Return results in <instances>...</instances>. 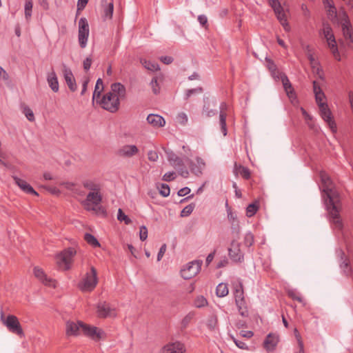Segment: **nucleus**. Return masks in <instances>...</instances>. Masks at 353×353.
Returning <instances> with one entry per match:
<instances>
[{
    "label": "nucleus",
    "mask_w": 353,
    "mask_h": 353,
    "mask_svg": "<svg viewBox=\"0 0 353 353\" xmlns=\"http://www.w3.org/2000/svg\"><path fill=\"white\" fill-rule=\"evenodd\" d=\"M319 176L321 181L322 191L327 196L326 205L330 221L334 225L335 228L341 230L343 228V222L339 214L341 210L339 194L330 177L325 172L321 171Z\"/></svg>",
    "instance_id": "1"
},
{
    "label": "nucleus",
    "mask_w": 353,
    "mask_h": 353,
    "mask_svg": "<svg viewBox=\"0 0 353 353\" xmlns=\"http://www.w3.org/2000/svg\"><path fill=\"white\" fill-rule=\"evenodd\" d=\"M126 95L125 86L121 83H114L110 86V90L105 93L101 99L96 101L102 108L110 112H115L119 110L120 100L123 99Z\"/></svg>",
    "instance_id": "2"
},
{
    "label": "nucleus",
    "mask_w": 353,
    "mask_h": 353,
    "mask_svg": "<svg viewBox=\"0 0 353 353\" xmlns=\"http://www.w3.org/2000/svg\"><path fill=\"white\" fill-rule=\"evenodd\" d=\"M76 254L77 250L74 248H68L57 253L54 256V259L59 269L64 271L70 270Z\"/></svg>",
    "instance_id": "3"
},
{
    "label": "nucleus",
    "mask_w": 353,
    "mask_h": 353,
    "mask_svg": "<svg viewBox=\"0 0 353 353\" xmlns=\"http://www.w3.org/2000/svg\"><path fill=\"white\" fill-rule=\"evenodd\" d=\"M341 24L342 26V32L343 40L341 41V45H345L348 48H353V32L351 23L350 22L347 14L343 11L340 12Z\"/></svg>",
    "instance_id": "4"
},
{
    "label": "nucleus",
    "mask_w": 353,
    "mask_h": 353,
    "mask_svg": "<svg viewBox=\"0 0 353 353\" xmlns=\"http://www.w3.org/2000/svg\"><path fill=\"white\" fill-rule=\"evenodd\" d=\"M234 296L240 314L243 316H247L248 315V310L244 296L243 284L239 281L234 285Z\"/></svg>",
    "instance_id": "5"
},
{
    "label": "nucleus",
    "mask_w": 353,
    "mask_h": 353,
    "mask_svg": "<svg viewBox=\"0 0 353 353\" xmlns=\"http://www.w3.org/2000/svg\"><path fill=\"white\" fill-rule=\"evenodd\" d=\"M97 283V270L94 267H91L90 271L85 274L78 286L83 292H91L95 288Z\"/></svg>",
    "instance_id": "6"
},
{
    "label": "nucleus",
    "mask_w": 353,
    "mask_h": 353,
    "mask_svg": "<svg viewBox=\"0 0 353 353\" xmlns=\"http://www.w3.org/2000/svg\"><path fill=\"white\" fill-rule=\"evenodd\" d=\"M268 1L270 6L274 10L278 20L283 26L285 30L289 32L290 27L288 23L286 14L283 10V8L282 7V3H284V0H268Z\"/></svg>",
    "instance_id": "7"
},
{
    "label": "nucleus",
    "mask_w": 353,
    "mask_h": 353,
    "mask_svg": "<svg viewBox=\"0 0 353 353\" xmlns=\"http://www.w3.org/2000/svg\"><path fill=\"white\" fill-rule=\"evenodd\" d=\"M322 34L325 39L327 46L330 49L335 59L340 61L341 56L339 54L335 37L334 35L332 28L328 25H324L322 29Z\"/></svg>",
    "instance_id": "8"
},
{
    "label": "nucleus",
    "mask_w": 353,
    "mask_h": 353,
    "mask_svg": "<svg viewBox=\"0 0 353 353\" xmlns=\"http://www.w3.org/2000/svg\"><path fill=\"white\" fill-rule=\"evenodd\" d=\"M201 264L202 262L199 261L189 262L181 269V276L185 280L192 279L200 272Z\"/></svg>",
    "instance_id": "9"
},
{
    "label": "nucleus",
    "mask_w": 353,
    "mask_h": 353,
    "mask_svg": "<svg viewBox=\"0 0 353 353\" xmlns=\"http://www.w3.org/2000/svg\"><path fill=\"white\" fill-rule=\"evenodd\" d=\"M89 25L85 18H81L79 21L78 41L81 48H84L87 46L89 37Z\"/></svg>",
    "instance_id": "10"
},
{
    "label": "nucleus",
    "mask_w": 353,
    "mask_h": 353,
    "mask_svg": "<svg viewBox=\"0 0 353 353\" xmlns=\"http://www.w3.org/2000/svg\"><path fill=\"white\" fill-rule=\"evenodd\" d=\"M83 334L96 341L106 337V334L102 329L85 323L83 327Z\"/></svg>",
    "instance_id": "11"
},
{
    "label": "nucleus",
    "mask_w": 353,
    "mask_h": 353,
    "mask_svg": "<svg viewBox=\"0 0 353 353\" xmlns=\"http://www.w3.org/2000/svg\"><path fill=\"white\" fill-rule=\"evenodd\" d=\"M3 325L6 326L8 330L12 333L18 335L21 338L24 337L23 329L17 316L14 315L8 316L6 320L3 321Z\"/></svg>",
    "instance_id": "12"
},
{
    "label": "nucleus",
    "mask_w": 353,
    "mask_h": 353,
    "mask_svg": "<svg viewBox=\"0 0 353 353\" xmlns=\"http://www.w3.org/2000/svg\"><path fill=\"white\" fill-rule=\"evenodd\" d=\"M97 314L100 318H113L117 316L114 307L105 301L99 302L97 305Z\"/></svg>",
    "instance_id": "13"
},
{
    "label": "nucleus",
    "mask_w": 353,
    "mask_h": 353,
    "mask_svg": "<svg viewBox=\"0 0 353 353\" xmlns=\"http://www.w3.org/2000/svg\"><path fill=\"white\" fill-rule=\"evenodd\" d=\"M319 108V113L321 117L328 125L329 128L333 133L336 132V125L333 119L332 114L327 104L321 105Z\"/></svg>",
    "instance_id": "14"
},
{
    "label": "nucleus",
    "mask_w": 353,
    "mask_h": 353,
    "mask_svg": "<svg viewBox=\"0 0 353 353\" xmlns=\"http://www.w3.org/2000/svg\"><path fill=\"white\" fill-rule=\"evenodd\" d=\"M33 273L34 276L43 285L51 288H56V281L49 277L42 268L38 266L34 267Z\"/></svg>",
    "instance_id": "15"
},
{
    "label": "nucleus",
    "mask_w": 353,
    "mask_h": 353,
    "mask_svg": "<svg viewBox=\"0 0 353 353\" xmlns=\"http://www.w3.org/2000/svg\"><path fill=\"white\" fill-rule=\"evenodd\" d=\"M185 344L179 341H174L165 344L161 349V353H185Z\"/></svg>",
    "instance_id": "16"
},
{
    "label": "nucleus",
    "mask_w": 353,
    "mask_h": 353,
    "mask_svg": "<svg viewBox=\"0 0 353 353\" xmlns=\"http://www.w3.org/2000/svg\"><path fill=\"white\" fill-rule=\"evenodd\" d=\"M101 201V196L100 191L90 192L85 200L83 202V205L87 210H94V208L93 205H98Z\"/></svg>",
    "instance_id": "17"
},
{
    "label": "nucleus",
    "mask_w": 353,
    "mask_h": 353,
    "mask_svg": "<svg viewBox=\"0 0 353 353\" xmlns=\"http://www.w3.org/2000/svg\"><path fill=\"white\" fill-rule=\"evenodd\" d=\"M85 323L82 321H68L65 324V332L68 336H78L83 334V327Z\"/></svg>",
    "instance_id": "18"
},
{
    "label": "nucleus",
    "mask_w": 353,
    "mask_h": 353,
    "mask_svg": "<svg viewBox=\"0 0 353 353\" xmlns=\"http://www.w3.org/2000/svg\"><path fill=\"white\" fill-rule=\"evenodd\" d=\"M229 256L234 262L241 263L243 261L244 257L240 249V243L236 241L231 243L230 248L228 249Z\"/></svg>",
    "instance_id": "19"
},
{
    "label": "nucleus",
    "mask_w": 353,
    "mask_h": 353,
    "mask_svg": "<svg viewBox=\"0 0 353 353\" xmlns=\"http://www.w3.org/2000/svg\"><path fill=\"white\" fill-rule=\"evenodd\" d=\"M205 165L204 159L199 157H196L194 161H190L189 162L190 171L196 176H200L203 174Z\"/></svg>",
    "instance_id": "20"
},
{
    "label": "nucleus",
    "mask_w": 353,
    "mask_h": 353,
    "mask_svg": "<svg viewBox=\"0 0 353 353\" xmlns=\"http://www.w3.org/2000/svg\"><path fill=\"white\" fill-rule=\"evenodd\" d=\"M139 150L135 145H124L117 152L118 156L123 158H130L137 155Z\"/></svg>",
    "instance_id": "21"
},
{
    "label": "nucleus",
    "mask_w": 353,
    "mask_h": 353,
    "mask_svg": "<svg viewBox=\"0 0 353 353\" xmlns=\"http://www.w3.org/2000/svg\"><path fill=\"white\" fill-rule=\"evenodd\" d=\"M63 72L65 81L68 88L71 91H75L77 90L76 81L71 70L65 64L63 65Z\"/></svg>",
    "instance_id": "22"
},
{
    "label": "nucleus",
    "mask_w": 353,
    "mask_h": 353,
    "mask_svg": "<svg viewBox=\"0 0 353 353\" xmlns=\"http://www.w3.org/2000/svg\"><path fill=\"white\" fill-rule=\"evenodd\" d=\"M281 80L282 81L283 88L288 97L292 101H293L294 100L296 99V94L288 77L285 74H283L281 75Z\"/></svg>",
    "instance_id": "23"
},
{
    "label": "nucleus",
    "mask_w": 353,
    "mask_h": 353,
    "mask_svg": "<svg viewBox=\"0 0 353 353\" xmlns=\"http://www.w3.org/2000/svg\"><path fill=\"white\" fill-rule=\"evenodd\" d=\"M15 183L19 187V188L26 193L38 195V193L33 189V188L26 181L19 178L17 176H12Z\"/></svg>",
    "instance_id": "24"
},
{
    "label": "nucleus",
    "mask_w": 353,
    "mask_h": 353,
    "mask_svg": "<svg viewBox=\"0 0 353 353\" xmlns=\"http://www.w3.org/2000/svg\"><path fill=\"white\" fill-rule=\"evenodd\" d=\"M279 342V336L274 334H269L263 342L264 348L268 352L273 351Z\"/></svg>",
    "instance_id": "25"
},
{
    "label": "nucleus",
    "mask_w": 353,
    "mask_h": 353,
    "mask_svg": "<svg viewBox=\"0 0 353 353\" xmlns=\"http://www.w3.org/2000/svg\"><path fill=\"white\" fill-rule=\"evenodd\" d=\"M147 121L153 128L163 127L165 124L164 118L159 114H150L147 117Z\"/></svg>",
    "instance_id": "26"
},
{
    "label": "nucleus",
    "mask_w": 353,
    "mask_h": 353,
    "mask_svg": "<svg viewBox=\"0 0 353 353\" xmlns=\"http://www.w3.org/2000/svg\"><path fill=\"white\" fill-rule=\"evenodd\" d=\"M313 90L318 106L320 107L321 105H326L327 103L325 102V95L316 81L313 82Z\"/></svg>",
    "instance_id": "27"
},
{
    "label": "nucleus",
    "mask_w": 353,
    "mask_h": 353,
    "mask_svg": "<svg viewBox=\"0 0 353 353\" xmlns=\"http://www.w3.org/2000/svg\"><path fill=\"white\" fill-rule=\"evenodd\" d=\"M47 82L53 92H57L59 91V85L58 78L54 70H52L48 73Z\"/></svg>",
    "instance_id": "28"
},
{
    "label": "nucleus",
    "mask_w": 353,
    "mask_h": 353,
    "mask_svg": "<svg viewBox=\"0 0 353 353\" xmlns=\"http://www.w3.org/2000/svg\"><path fill=\"white\" fill-rule=\"evenodd\" d=\"M168 160L170 164L175 168L183 165V160L173 152H168Z\"/></svg>",
    "instance_id": "29"
},
{
    "label": "nucleus",
    "mask_w": 353,
    "mask_h": 353,
    "mask_svg": "<svg viewBox=\"0 0 353 353\" xmlns=\"http://www.w3.org/2000/svg\"><path fill=\"white\" fill-rule=\"evenodd\" d=\"M234 173L236 175H241L245 179H248L250 177V172L249 169L241 165L235 164Z\"/></svg>",
    "instance_id": "30"
},
{
    "label": "nucleus",
    "mask_w": 353,
    "mask_h": 353,
    "mask_svg": "<svg viewBox=\"0 0 353 353\" xmlns=\"http://www.w3.org/2000/svg\"><path fill=\"white\" fill-rule=\"evenodd\" d=\"M103 90V83L101 79H98L95 85L92 96V101H97L100 98L101 92Z\"/></svg>",
    "instance_id": "31"
},
{
    "label": "nucleus",
    "mask_w": 353,
    "mask_h": 353,
    "mask_svg": "<svg viewBox=\"0 0 353 353\" xmlns=\"http://www.w3.org/2000/svg\"><path fill=\"white\" fill-rule=\"evenodd\" d=\"M229 290L225 283H219L216 289V294L219 297H224L228 294Z\"/></svg>",
    "instance_id": "32"
},
{
    "label": "nucleus",
    "mask_w": 353,
    "mask_h": 353,
    "mask_svg": "<svg viewBox=\"0 0 353 353\" xmlns=\"http://www.w3.org/2000/svg\"><path fill=\"white\" fill-rule=\"evenodd\" d=\"M83 186L90 192L100 191V185L93 181L88 180L83 182Z\"/></svg>",
    "instance_id": "33"
},
{
    "label": "nucleus",
    "mask_w": 353,
    "mask_h": 353,
    "mask_svg": "<svg viewBox=\"0 0 353 353\" xmlns=\"http://www.w3.org/2000/svg\"><path fill=\"white\" fill-rule=\"evenodd\" d=\"M141 62L143 65L149 70L157 71L160 70L159 64L155 62H152L147 60H141Z\"/></svg>",
    "instance_id": "34"
},
{
    "label": "nucleus",
    "mask_w": 353,
    "mask_h": 353,
    "mask_svg": "<svg viewBox=\"0 0 353 353\" xmlns=\"http://www.w3.org/2000/svg\"><path fill=\"white\" fill-rule=\"evenodd\" d=\"M114 4L113 1L108 3L104 8V18L105 19H111L113 15Z\"/></svg>",
    "instance_id": "35"
},
{
    "label": "nucleus",
    "mask_w": 353,
    "mask_h": 353,
    "mask_svg": "<svg viewBox=\"0 0 353 353\" xmlns=\"http://www.w3.org/2000/svg\"><path fill=\"white\" fill-rule=\"evenodd\" d=\"M84 239L88 243L91 245L93 247H99L100 243L98 240L91 234L86 233L84 235Z\"/></svg>",
    "instance_id": "36"
},
{
    "label": "nucleus",
    "mask_w": 353,
    "mask_h": 353,
    "mask_svg": "<svg viewBox=\"0 0 353 353\" xmlns=\"http://www.w3.org/2000/svg\"><path fill=\"white\" fill-rule=\"evenodd\" d=\"M32 2L31 0H28L25 3L24 6V12H25V17L28 21L30 20L31 16H32Z\"/></svg>",
    "instance_id": "37"
},
{
    "label": "nucleus",
    "mask_w": 353,
    "mask_h": 353,
    "mask_svg": "<svg viewBox=\"0 0 353 353\" xmlns=\"http://www.w3.org/2000/svg\"><path fill=\"white\" fill-rule=\"evenodd\" d=\"M326 8H327V12L328 17L332 21L336 20V19H337V12H336V8L334 6V5L328 6Z\"/></svg>",
    "instance_id": "38"
},
{
    "label": "nucleus",
    "mask_w": 353,
    "mask_h": 353,
    "mask_svg": "<svg viewBox=\"0 0 353 353\" xmlns=\"http://www.w3.org/2000/svg\"><path fill=\"white\" fill-rule=\"evenodd\" d=\"M117 219L121 222H124L126 225L131 223V219L125 215L122 210L119 208L117 213Z\"/></svg>",
    "instance_id": "39"
},
{
    "label": "nucleus",
    "mask_w": 353,
    "mask_h": 353,
    "mask_svg": "<svg viewBox=\"0 0 353 353\" xmlns=\"http://www.w3.org/2000/svg\"><path fill=\"white\" fill-rule=\"evenodd\" d=\"M259 207L255 203L250 204L246 208V215L248 217L254 216L258 211Z\"/></svg>",
    "instance_id": "40"
},
{
    "label": "nucleus",
    "mask_w": 353,
    "mask_h": 353,
    "mask_svg": "<svg viewBox=\"0 0 353 353\" xmlns=\"http://www.w3.org/2000/svg\"><path fill=\"white\" fill-rule=\"evenodd\" d=\"M23 113L28 121H34L35 120L34 112L28 106H24L23 108Z\"/></svg>",
    "instance_id": "41"
},
{
    "label": "nucleus",
    "mask_w": 353,
    "mask_h": 353,
    "mask_svg": "<svg viewBox=\"0 0 353 353\" xmlns=\"http://www.w3.org/2000/svg\"><path fill=\"white\" fill-rule=\"evenodd\" d=\"M218 324V319L216 315H212L208 320L207 325L209 329L214 330Z\"/></svg>",
    "instance_id": "42"
},
{
    "label": "nucleus",
    "mask_w": 353,
    "mask_h": 353,
    "mask_svg": "<svg viewBox=\"0 0 353 353\" xmlns=\"http://www.w3.org/2000/svg\"><path fill=\"white\" fill-rule=\"evenodd\" d=\"M208 305V301L203 296L196 297L194 301V305L196 307H203Z\"/></svg>",
    "instance_id": "43"
},
{
    "label": "nucleus",
    "mask_w": 353,
    "mask_h": 353,
    "mask_svg": "<svg viewBox=\"0 0 353 353\" xmlns=\"http://www.w3.org/2000/svg\"><path fill=\"white\" fill-rule=\"evenodd\" d=\"M195 205L194 203H191L185 206L181 212V216L182 217L189 216L194 210Z\"/></svg>",
    "instance_id": "44"
},
{
    "label": "nucleus",
    "mask_w": 353,
    "mask_h": 353,
    "mask_svg": "<svg viewBox=\"0 0 353 353\" xmlns=\"http://www.w3.org/2000/svg\"><path fill=\"white\" fill-rule=\"evenodd\" d=\"M220 124L224 135L227 134L226 130V116L224 113L221 112L219 115Z\"/></svg>",
    "instance_id": "45"
},
{
    "label": "nucleus",
    "mask_w": 353,
    "mask_h": 353,
    "mask_svg": "<svg viewBox=\"0 0 353 353\" xmlns=\"http://www.w3.org/2000/svg\"><path fill=\"white\" fill-rule=\"evenodd\" d=\"M170 192V187L168 185L162 183L159 188V193L163 197L169 196Z\"/></svg>",
    "instance_id": "46"
},
{
    "label": "nucleus",
    "mask_w": 353,
    "mask_h": 353,
    "mask_svg": "<svg viewBox=\"0 0 353 353\" xmlns=\"http://www.w3.org/2000/svg\"><path fill=\"white\" fill-rule=\"evenodd\" d=\"M244 243L247 246H251L254 243V236L251 232H248L245 235Z\"/></svg>",
    "instance_id": "47"
},
{
    "label": "nucleus",
    "mask_w": 353,
    "mask_h": 353,
    "mask_svg": "<svg viewBox=\"0 0 353 353\" xmlns=\"http://www.w3.org/2000/svg\"><path fill=\"white\" fill-rule=\"evenodd\" d=\"M176 119L177 121L182 125L186 124L188 120L187 114L184 112L179 113L176 117Z\"/></svg>",
    "instance_id": "48"
},
{
    "label": "nucleus",
    "mask_w": 353,
    "mask_h": 353,
    "mask_svg": "<svg viewBox=\"0 0 353 353\" xmlns=\"http://www.w3.org/2000/svg\"><path fill=\"white\" fill-rule=\"evenodd\" d=\"M139 238L141 241H145L148 238V229L145 226L142 225L140 227Z\"/></svg>",
    "instance_id": "49"
},
{
    "label": "nucleus",
    "mask_w": 353,
    "mask_h": 353,
    "mask_svg": "<svg viewBox=\"0 0 353 353\" xmlns=\"http://www.w3.org/2000/svg\"><path fill=\"white\" fill-rule=\"evenodd\" d=\"M176 178V173L173 171L166 172L163 176L162 179L165 181H173Z\"/></svg>",
    "instance_id": "50"
},
{
    "label": "nucleus",
    "mask_w": 353,
    "mask_h": 353,
    "mask_svg": "<svg viewBox=\"0 0 353 353\" xmlns=\"http://www.w3.org/2000/svg\"><path fill=\"white\" fill-rule=\"evenodd\" d=\"M150 85L152 87V91L154 94H158L160 91V87L157 82V78L152 79L150 83Z\"/></svg>",
    "instance_id": "51"
},
{
    "label": "nucleus",
    "mask_w": 353,
    "mask_h": 353,
    "mask_svg": "<svg viewBox=\"0 0 353 353\" xmlns=\"http://www.w3.org/2000/svg\"><path fill=\"white\" fill-rule=\"evenodd\" d=\"M203 89L201 88H196L194 89L188 90L185 93V99H188L190 97L192 94L201 93Z\"/></svg>",
    "instance_id": "52"
},
{
    "label": "nucleus",
    "mask_w": 353,
    "mask_h": 353,
    "mask_svg": "<svg viewBox=\"0 0 353 353\" xmlns=\"http://www.w3.org/2000/svg\"><path fill=\"white\" fill-rule=\"evenodd\" d=\"M300 110L304 117V119L309 126H311L310 122L312 120V117L303 108H301Z\"/></svg>",
    "instance_id": "53"
},
{
    "label": "nucleus",
    "mask_w": 353,
    "mask_h": 353,
    "mask_svg": "<svg viewBox=\"0 0 353 353\" xmlns=\"http://www.w3.org/2000/svg\"><path fill=\"white\" fill-rule=\"evenodd\" d=\"M148 159L151 161L155 162L158 160L159 156L157 152L150 150L148 153Z\"/></svg>",
    "instance_id": "54"
},
{
    "label": "nucleus",
    "mask_w": 353,
    "mask_h": 353,
    "mask_svg": "<svg viewBox=\"0 0 353 353\" xmlns=\"http://www.w3.org/2000/svg\"><path fill=\"white\" fill-rule=\"evenodd\" d=\"M191 316L186 315L181 321V325L183 328H185L191 321Z\"/></svg>",
    "instance_id": "55"
},
{
    "label": "nucleus",
    "mask_w": 353,
    "mask_h": 353,
    "mask_svg": "<svg viewBox=\"0 0 353 353\" xmlns=\"http://www.w3.org/2000/svg\"><path fill=\"white\" fill-rule=\"evenodd\" d=\"M167 249V246L165 244H163L161 247L160 248V250L159 251L158 255H157V261H159L161 260L162 257L163 256L165 251Z\"/></svg>",
    "instance_id": "56"
},
{
    "label": "nucleus",
    "mask_w": 353,
    "mask_h": 353,
    "mask_svg": "<svg viewBox=\"0 0 353 353\" xmlns=\"http://www.w3.org/2000/svg\"><path fill=\"white\" fill-rule=\"evenodd\" d=\"M233 341L239 348L242 350H248V345L244 342L238 341L236 339H233Z\"/></svg>",
    "instance_id": "57"
},
{
    "label": "nucleus",
    "mask_w": 353,
    "mask_h": 353,
    "mask_svg": "<svg viewBox=\"0 0 353 353\" xmlns=\"http://www.w3.org/2000/svg\"><path fill=\"white\" fill-rule=\"evenodd\" d=\"M91 64H92V59L90 58V57H87L84 61H83V68L85 70H88L90 67H91Z\"/></svg>",
    "instance_id": "58"
},
{
    "label": "nucleus",
    "mask_w": 353,
    "mask_h": 353,
    "mask_svg": "<svg viewBox=\"0 0 353 353\" xmlns=\"http://www.w3.org/2000/svg\"><path fill=\"white\" fill-rule=\"evenodd\" d=\"M190 192V189L188 187H185L179 190L178 195L179 196H183L188 194Z\"/></svg>",
    "instance_id": "59"
},
{
    "label": "nucleus",
    "mask_w": 353,
    "mask_h": 353,
    "mask_svg": "<svg viewBox=\"0 0 353 353\" xmlns=\"http://www.w3.org/2000/svg\"><path fill=\"white\" fill-rule=\"evenodd\" d=\"M88 0H78L77 2V9L78 10H81L85 8L87 5Z\"/></svg>",
    "instance_id": "60"
},
{
    "label": "nucleus",
    "mask_w": 353,
    "mask_h": 353,
    "mask_svg": "<svg viewBox=\"0 0 353 353\" xmlns=\"http://www.w3.org/2000/svg\"><path fill=\"white\" fill-rule=\"evenodd\" d=\"M0 77L4 81H8L9 79L8 74L1 66H0Z\"/></svg>",
    "instance_id": "61"
},
{
    "label": "nucleus",
    "mask_w": 353,
    "mask_h": 353,
    "mask_svg": "<svg viewBox=\"0 0 353 353\" xmlns=\"http://www.w3.org/2000/svg\"><path fill=\"white\" fill-rule=\"evenodd\" d=\"M266 61H267L268 69L272 72H274L276 69V65L274 64V63L272 61H271L270 59H266Z\"/></svg>",
    "instance_id": "62"
},
{
    "label": "nucleus",
    "mask_w": 353,
    "mask_h": 353,
    "mask_svg": "<svg viewBox=\"0 0 353 353\" xmlns=\"http://www.w3.org/2000/svg\"><path fill=\"white\" fill-rule=\"evenodd\" d=\"M160 60L165 64H170L173 61V58L170 56H163L160 58Z\"/></svg>",
    "instance_id": "63"
},
{
    "label": "nucleus",
    "mask_w": 353,
    "mask_h": 353,
    "mask_svg": "<svg viewBox=\"0 0 353 353\" xmlns=\"http://www.w3.org/2000/svg\"><path fill=\"white\" fill-rule=\"evenodd\" d=\"M198 21L202 26H205L208 22V19L205 15L201 14L198 17Z\"/></svg>",
    "instance_id": "64"
}]
</instances>
